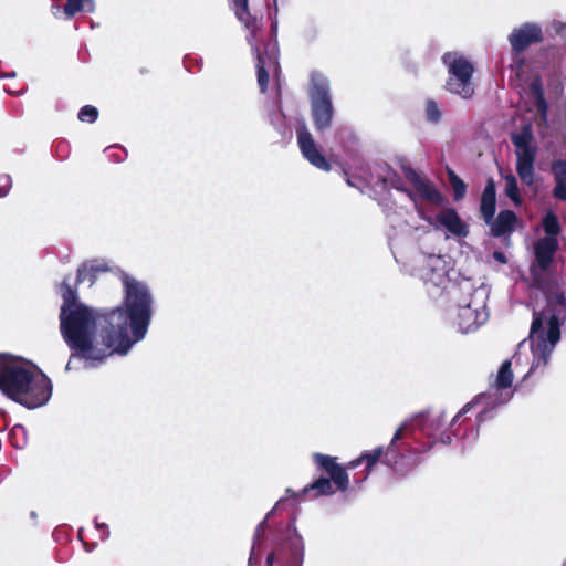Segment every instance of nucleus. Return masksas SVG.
Returning <instances> with one entry per match:
<instances>
[{
  "label": "nucleus",
  "mask_w": 566,
  "mask_h": 566,
  "mask_svg": "<svg viewBox=\"0 0 566 566\" xmlns=\"http://www.w3.org/2000/svg\"><path fill=\"white\" fill-rule=\"evenodd\" d=\"M52 10H53V14L57 15V13L60 12V7L59 6H53Z\"/></svg>",
  "instance_id": "a18cd8bd"
},
{
  "label": "nucleus",
  "mask_w": 566,
  "mask_h": 566,
  "mask_svg": "<svg viewBox=\"0 0 566 566\" xmlns=\"http://www.w3.org/2000/svg\"><path fill=\"white\" fill-rule=\"evenodd\" d=\"M501 176L505 182L504 192H505L506 197L515 206H521L522 198H521V191H520V187H518V182H517V177L515 175H513L512 172L501 174Z\"/></svg>",
  "instance_id": "b1692460"
},
{
  "label": "nucleus",
  "mask_w": 566,
  "mask_h": 566,
  "mask_svg": "<svg viewBox=\"0 0 566 566\" xmlns=\"http://www.w3.org/2000/svg\"><path fill=\"white\" fill-rule=\"evenodd\" d=\"M441 61L448 71L446 88L462 98H470L474 94L472 82L473 63L460 52H446Z\"/></svg>",
  "instance_id": "1a4fd4ad"
},
{
  "label": "nucleus",
  "mask_w": 566,
  "mask_h": 566,
  "mask_svg": "<svg viewBox=\"0 0 566 566\" xmlns=\"http://www.w3.org/2000/svg\"><path fill=\"white\" fill-rule=\"evenodd\" d=\"M349 186L357 187L350 179L347 180Z\"/></svg>",
  "instance_id": "de8ad7c7"
},
{
  "label": "nucleus",
  "mask_w": 566,
  "mask_h": 566,
  "mask_svg": "<svg viewBox=\"0 0 566 566\" xmlns=\"http://www.w3.org/2000/svg\"><path fill=\"white\" fill-rule=\"evenodd\" d=\"M108 271L107 263L103 260H92L83 263L77 270V283L88 282L92 285L99 272Z\"/></svg>",
  "instance_id": "5701e85b"
},
{
  "label": "nucleus",
  "mask_w": 566,
  "mask_h": 566,
  "mask_svg": "<svg viewBox=\"0 0 566 566\" xmlns=\"http://www.w3.org/2000/svg\"><path fill=\"white\" fill-rule=\"evenodd\" d=\"M271 29H272L273 33H275V32H276V30H277V21H276V20H273V21H272Z\"/></svg>",
  "instance_id": "79ce46f5"
},
{
  "label": "nucleus",
  "mask_w": 566,
  "mask_h": 566,
  "mask_svg": "<svg viewBox=\"0 0 566 566\" xmlns=\"http://www.w3.org/2000/svg\"><path fill=\"white\" fill-rule=\"evenodd\" d=\"M442 113L439 105L433 99H428L426 103V118L428 122L437 124L441 120Z\"/></svg>",
  "instance_id": "473e14b6"
},
{
  "label": "nucleus",
  "mask_w": 566,
  "mask_h": 566,
  "mask_svg": "<svg viewBox=\"0 0 566 566\" xmlns=\"http://www.w3.org/2000/svg\"><path fill=\"white\" fill-rule=\"evenodd\" d=\"M305 544L295 523L291 522L280 537L274 539V548L268 555L264 566H303Z\"/></svg>",
  "instance_id": "6e6552de"
},
{
  "label": "nucleus",
  "mask_w": 566,
  "mask_h": 566,
  "mask_svg": "<svg viewBox=\"0 0 566 566\" xmlns=\"http://www.w3.org/2000/svg\"><path fill=\"white\" fill-rule=\"evenodd\" d=\"M284 500H285V497L280 499L276 502L275 506L270 512L266 513L263 521H261L258 524V526L254 531V535H253L252 547H251V552H250V556H249V560H248V566H253L254 564H256L259 562V558H260L259 551H260L262 541L264 539L265 532L268 530V521L274 514L275 510L281 506V504L284 502Z\"/></svg>",
  "instance_id": "aec40b11"
},
{
  "label": "nucleus",
  "mask_w": 566,
  "mask_h": 566,
  "mask_svg": "<svg viewBox=\"0 0 566 566\" xmlns=\"http://www.w3.org/2000/svg\"><path fill=\"white\" fill-rule=\"evenodd\" d=\"M542 226H543L544 232L546 233L545 238L557 239V237L560 232V224H559L557 216L554 212L548 211L543 217Z\"/></svg>",
  "instance_id": "cd10ccee"
},
{
  "label": "nucleus",
  "mask_w": 566,
  "mask_h": 566,
  "mask_svg": "<svg viewBox=\"0 0 566 566\" xmlns=\"http://www.w3.org/2000/svg\"><path fill=\"white\" fill-rule=\"evenodd\" d=\"M402 170L406 179L412 186V190H407V195L415 203H417L418 199L434 206H442L444 203L443 196L428 178L421 176L409 166H403Z\"/></svg>",
  "instance_id": "2eb2a0df"
},
{
  "label": "nucleus",
  "mask_w": 566,
  "mask_h": 566,
  "mask_svg": "<svg viewBox=\"0 0 566 566\" xmlns=\"http://www.w3.org/2000/svg\"><path fill=\"white\" fill-rule=\"evenodd\" d=\"M123 304L112 310H95L78 301L77 293L65 277L60 286L63 304L60 331L71 350L65 366L72 369L74 359L85 368H96L113 354L126 355L148 332L154 300L145 282L122 273Z\"/></svg>",
  "instance_id": "f257e3e1"
},
{
  "label": "nucleus",
  "mask_w": 566,
  "mask_h": 566,
  "mask_svg": "<svg viewBox=\"0 0 566 566\" xmlns=\"http://www.w3.org/2000/svg\"><path fill=\"white\" fill-rule=\"evenodd\" d=\"M273 3H274V14L276 15V13H277V2H276V0H273Z\"/></svg>",
  "instance_id": "49530a36"
},
{
  "label": "nucleus",
  "mask_w": 566,
  "mask_h": 566,
  "mask_svg": "<svg viewBox=\"0 0 566 566\" xmlns=\"http://www.w3.org/2000/svg\"><path fill=\"white\" fill-rule=\"evenodd\" d=\"M308 96L312 117L317 132H324L332 125L334 106L329 81L323 73L313 71L310 76Z\"/></svg>",
  "instance_id": "0eeeda50"
},
{
  "label": "nucleus",
  "mask_w": 566,
  "mask_h": 566,
  "mask_svg": "<svg viewBox=\"0 0 566 566\" xmlns=\"http://www.w3.org/2000/svg\"><path fill=\"white\" fill-rule=\"evenodd\" d=\"M310 492H314L315 496L321 495H331L334 493L333 484L327 478H319L314 483L305 486L301 494H307Z\"/></svg>",
  "instance_id": "bb28decb"
},
{
  "label": "nucleus",
  "mask_w": 566,
  "mask_h": 566,
  "mask_svg": "<svg viewBox=\"0 0 566 566\" xmlns=\"http://www.w3.org/2000/svg\"><path fill=\"white\" fill-rule=\"evenodd\" d=\"M30 516H31V518H36V513L35 512H31Z\"/></svg>",
  "instance_id": "09e8293b"
},
{
  "label": "nucleus",
  "mask_w": 566,
  "mask_h": 566,
  "mask_svg": "<svg viewBox=\"0 0 566 566\" xmlns=\"http://www.w3.org/2000/svg\"><path fill=\"white\" fill-rule=\"evenodd\" d=\"M439 441L442 443V444H450L452 439H451V436L447 432H441L440 434V438H439Z\"/></svg>",
  "instance_id": "ea45409f"
},
{
  "label": "nucleus",
  "mask_w": 566,
  "mask_h": 566,
  "mask_svg": "<svg viewBox=\"0 0 566 566\" xmlns=\"http://www.w3.org/2000/svg\"><path fill=\"white\" fill-rule=\"evenodd\" d=\"M384 185L385 187L395 188L399 191L407 192V189L402 187V180L399 176L396 174H389L384 178Z\"/></svg>",
  "instance_id": "c9c22d12"
},
{
  "label": "nucleus",
  "mask_w": 566,
  "mask_h": 566,
  "mask_svg": "<svg viewBox=\"0 0 566 566\" xmlns=\"http://www.w3.org/2000/svg\"><path fill=\"white\" fill-rule=\"evenodd\" d=\"M10 440L14 448L23 449L27 446V429L22 424H15L10 431Z\"/></svg>",
  "instance_id": "7c9ffc66"
},
{
  "label": "nucleus",
  "mask_w": 566,
  "mask_h": 566,
  "mask_svg": "<svg viewBox=\"0 0 566 566\" xmlns=\"http://www.w3.org/2000/svg\"><path fill=\"white\" fill-rule=\"evenodd\" d=\"M285 493H286V497H295L298 495L292 489H286Z\"/></svg>",
  "instance_id": "a19ab883"
},
{
  "label": "nucleus",
  "mask_w": 566,
  "mask_h": 566,
  "mask_svg": "<svg viewBox=\"0 0 566 566\" xmlns=\"http://www.w3.org/2000/svg\"><path fill=\"white\" fill-rule=\"evenodd\" d=\"M563 566H566V558H565V562L563 563Z\"/></svg>",
  "instance_id": "603ef678"
},
{
  "label": "nucleus",
  "mask_w": 566,
  "mask_h": 566,
  "mask_svg": "<svg viewBox=\"0 0 566 566\" xmlns=\"http://www.w3.org/2000/svg\"><path fill=\"white\" fill-rule=\"evenodd\" d=\"M296 137L303 157L314 167L328 171L331 169V164L319 151L304 120H302L296 128Z\"/></svg>",
  "instance_id": "a211bd4d"
},
{
  "label": "nucleus",
  "mask_w": 566,
  "mask_h": 566,
  "mask_svg": "<svg viewBox=\"0 0 566 566\" xmlns=\"http://www.w3.org/2000/svg\"><path fill=\"white\" fill-rule=\"evenodd\" d=\"M329 478L339 491L344 492L348 489L349 476L343 467L339 465L336 470L331 472Z\"/></svg>",
  "instance_id": "2f4dec72"
},
{
  "label": "nucleus",
  "mask_w": 566,
  "mask_h": 566,
  "mask_svg": "<svg viewBox=\"0 0 566 566\" xmlns=\"http://www.w3.org/2000/svg\"><path fill=\"white\" fill-rule=\"evenodd\" d=\"M313 460L314 463L318 468L325 470L328 475L339 467V464L336 462V458L323 453H314Z\"/></svg>",
  "instance_id": "c756f323"
},
{
  "label": "nucleus",
  "mask_w": 566,
  "mask_h": 566,
  "mask_svg": "<svg viewBox=\"0 0 566 566\" xmlns=\"http://www.w3.org/2000/svg\"><path fill=\"white\" fill-rule=\"evenodd\" d=\"M422 218L437 231L443 233L446 239L460 241L468 237L470 226L454 208L444 207L432 217Z\"/></svg>",
  "instance_id": "f8f14e48"
},
{
  "label": "nucleus",
  "mask_w": 566,
  "mask_h": 566,
  "mask_svg": "<svg viewBox=\"0 0 566 566\" xmlns=\"http://www.w3.org/2000/svg\"><path fill=\"white\" fill-rule=\"evenodd\" d=\"M412 263L410 274L424 283L429 294L434 295L447 289L448 264L442 255L420 252L413 258Z\"/></svg>",
  "instance_id": "9d476101"
},
{
  "label": "nucleus",
  "mask_w": 566,
  "mask_h": 566,
  "mask_svg": "<svg viewBox=\"0 0 566 566\" xmlns=\"http://www.w3.org/2000/svg\"><path fill=\"white\" fill-rule=\"evenodd\" d=\"M95 4L93 0H66L64 6V14L71 19L78 12H93Z\"/></svg>",
  "instance_id": "393cba45"
},
{
  "label": "nucleus",
  "mask_w": 566,
  "mask_h": 566,
  "mask_svg": "<svg viewBox=\"0 0 566 566\" xmlns=\"http://www.w3.org/2000/svg\"><path fill=\"white\" fill-rule=\"evenodd\" d=\"M39 368L18 357L0 354V390L9 398L18 401L22 384L33 376Z\"/></svg>",
  "instance_id": "9b49d317"
},
{
  "label": "nucleus",
  "mask_w": 566,
  "mask_h": 566,
  "mask_svg": "<svg viewBox=\"0 0 566 566\" xmlns=\"http://www.w3.org/2000/svg\"><path fill=\"white\" fill-rule=\"evenodd\" d=\"M395 453V443L391 446V443L387 447L386 451L382 447H378L371 451H365L363 452L357 459L350 461L348 463L349 469H355L361 463L366 464V473L364 475V480H366L371 472L373 468L376 465V463L384 457L382 462L396 471H398V464L399 461Z\"/></svg>",
  "instance_id": "6ab92c4d"
},
{
  "label": "nucleus",
  "mask_w": 566,
  "mask_h": 566,
  "mask_svg": "<svg viewBox=\"0 0 566 566\" xmlns=\"http://www.w3.org/2000/svg\"><path fill=\"white\" fill-rule=\"evenodd\" d=\"M531 92L535 98V103L537 106V112L543 122L547 120V111L548 106L543 95L542 84L538 80H535L531 83Z\"/></svg>",
  "instance_id": "a878e982"
},
{
  "label": "nucleus",
  "mask_w": 566,
  "mask_h": 566,
  "mask_svg": "<svg viewBox=\"0 0 566 566\" xmlns=\"http://www.w3.org/2000/svg\"><path fill=\"white\" fill-rule=\"evenodd\" d=\"M22 394L17 402L34 409L48 403L52 396V382L50 378L41 370H33V376L22 384Z\"/></svg>",
  "instance_id": "ddd939ff"
},
{
  "label": "nucleus",
  "mask_w": 566,
  "mask_h": 566,
  "mask_svg": "<svg viewBox=\"0 0 566 566\" xmlns=\"http://www.w3.org/2000/svg\"><path fill=\"white\" fill-rule=\"evenodd\" d=\"M81 122L94 123L98 117V111L92 105L83 106L77 115Z\"/></svg>",
  "instance_id": "72a5a7b5"
},
{
  "label": "nucleus",
  "mask_w": 566,
  "mask_h": 566,
  "mask_svg": "<svg viewBox=\"0 0 566 566\" xmlns=\"http://www.w3.org/2000/svg\"><path fill=\"white\" fill-rule=\"evenodd\" d=\"M554 312L547 310L538 311L535 306L533 308V322L528 339L522 340L515 354L511 359L502 363L495 381L491 384L489 389L479 395L473 401L467 403L452 419L451 427L465 413H468L473 406H481L482 409L476 416L478 423H481L493 417V409L502 406L511 400L513 397L512 382H513V367L517 374H523L522 381L530 378H538L548 366L551 355L560 338V324L558 322V338L554 340L549 334L551 323H553Z\"/></svg>",
  "instance_id": "f03ea898"
},
{
  "label": "nucleus",
  "mask_w": 566,
  "mask_h": 566,
  "mask_svg": "<svg viewBox=\"0 0 566 566\" xmlns=\"http://www.w3.org/2000/svg\"><path fill=\"white\" fill-rule=\"evenodd\" d=\"M232 2L235 17L248 31L247 41L256 59V76L261 93L266 92L270 76L275 82L277 101L275 107L268 113L269 122L282 138H292V129L281 109V71L277 43L273 40L261 46L263 41L262 19L251 15L248 0H232Z\"/></svg>",
  "instance_id": "7ed1b4c3"
},
{
  "label": "nucleus",
  "mask_w": 566,
  "mask_h": 566,
  "mask_svg": "<svg viewBox=\"0 0 566 566\" xmlns=\"http://www.w3.org/2000/svg\"><path fill=\"white\" fill-rule=\"evenodd\" d=\"M507 40L513 53L520 56L528 46L544 40L543 29L538 23L525 22L514 28Z\"/></svg>",
  "instance_id": "f3484780"
},
{
  "label": "nucleus",
  "mask_w": 566,
  "mask_h": 566,
  "mask_svg": "<svg viewBox=\"0 0 566 566\" xmlns=\"http://www.w3.org/2000/svg\"><path fill=\"white\" fill-rule=\"evenodd\" d=\"M22 394L17 402L34 409L48 403L52 396V382L50 378L41 370H33V376L22 384Z\"/></svg>",
  "instance_id": "4468645a"
},
{
  "label": "nucleus",
  "mask_w": 566,
  "mask_h": 566,
  "mask_svg": "<svg viewBox=\"0 0 566 566\" xmlns=\"http://www.w3.org/2000/svg\"><path fill=\"white\" fill-rule=\"evenodd\" d=\"M450 293L458 308L457 324L461 333L475 332L488 321L489 289L485 285L475 286L470 279H464L453 285Z\"/></svg>",
  "instance_id": "39448f33"
},
{
  "label": "nucleus",
  "mask_w": 566,
  "mask_h": 566,
  "mask_svg": "<svg viewBox=\"0 0 566 566\" xmlns=\"http://www.w3.org/2000/svg\"><path fill=\"white\" fill-rule=\"evenodd\" d=\"M522 62H523V59H518L517 69H520V66H521Z\"/></svg>",
  "instance_id": "8fccbe9b"
},
{
  "label": "nucleus",
  "mask_w": 566,
  "mask_h": 566,
  "mask_svg": "<svg viewBox=\"0 0 566 566\" xmlns=\"http://www.w3.org/2000/svg\"><path fill=\"white\" fill-rule=\"evenodd\" d=\"M553 197L560 201H566V184L555 181V186L553 188Z\"/></svg>",
  "instance_id": "e433bc0d"
},
{
  "label": "nucleus",
  "mask_w": 566,
  "mask_h": 566,
  "mask_svg": "<svg viewBox=\"0 0 566 566\" xmlns=\"http://www.w3.org/2000/svg\"><path fill=\"white\" fill-rule=\"evenodd\" d=\"M12 186L11 177L9 175L0 176V198L6 197Z\"/></svg>",
  "instance_id": "4c0bfd02"
},
{
  "label": "nucleus",
  "mask_w": 566,
  "mask_h": 566,
  "mask_svg": "<svg viewBox=\"0 0 566 566\" xmlns=\"http://www.w3.org/2000/svg\"><path fill=\"white\" fill-rule=\"evenodd\" d=\"M554 181L566 184V160H557L552 165Z\"/></svg>",
  "instance_id": "f704fd0d"
},
{
  "label": "nucleus",
  "mask_w": 566,
  "mask_h": 566,
  "mask_svg": "<svg viewBox=\"0 0 566 566\" xmlns=\"http://www.w3.org/2000/svg\"><path fill=\"white\" fill-rule=\"evenodd\" d=\"M478 434H479L478 429L472 431V433H471V442L474 441L478 438Z\"/></svg>",
  "instance_id": "37998d69"
},
{
  "label": "nucleus",
  "mask_w": 566,
  "mask_h": 566,
  "mask_svg": "<svg viewBox=\"0 0 566 566\" xmlns=\"http://www.w3.org/2000/svg\"><path fill=\"white\" fill-rule=\"evenodd\" d=\"M78 537L80 538L82 537V530H80V532H78Z\"/></svg>",
  "instance_id": "3c124183"
},
{
  "label": "nucleus",
  "mask_w": 566,
  "mask_h": 566,
  "mask_svg": "<svg viewBox=\"0 0 566 566\" xmlns=\"http://www.w3.org/2000/svg\"><path fill=\"white\" fill-rule=\"evenodd\" d=\"M496 195H495V186L493 180H489L486 184L482 197H481V206L480 210L482 213V217L485 221V223H491L494 213H495V202H496Z\"/></svg>",
  "instance_id": "4be33fe9"
},
{
  "label": "nucleus",
  "mask_w": 566,
  "mask_h": 566,
  "mask_svg": "<svg viewBox=\"0 0 566 566\" xmlns=\"http://www.w3.org/2000/svg\"><path fill=\"white\" fill-rule=\"evenodd\" d=\"M447 172L449 182L453 190L454 200H462L467 193V185L452 169L448 168Z\"/></svg>",
  "instance_id": "c85d7f7f"
},
{
  "label": "nucleus",
  "mask_w": 566,
  "mask_h": 566,
  "mask_svg": "<svg viewBox=\"0 0 566 566\" xmlns=\"http://www.w3.org/2000/svg\"><path fill=\"white\" fill-rule=\"evenodd\" d=\"M446 421L444 413L440 412L437 415H428V413H419L413 418L405 421L396 431L391 439V446L396 443V441L406 437L408 431L419 430L423 432L429 438H434L438 432L441 431V428Z\"/></svg>",
  "instance_id": "dca6fc26"
},
{
  "label": "nucleus",
  "mask_w": 566,
  "mask_h": 566,
  "mask_svg": "<svg viewBox=\"0 0 566 566\" xmlns=\"http://www.w3.org/2000/svg\"><path fill=\"white\" fill-rule=\"evenodd\" d=\"M516 214L512 210H502L491 223V232L494 237L499 238L504 234L511 233L516 223Z\"/></svg>",
  "instance_id": "412c9836"
},
{
  "label": "nucleus",
  "mask_w": 566,
  "mask_h": 566,
  "mask_svg": "<svg viewBox=\"0 0 566 566\" xmlns=\"http://www.w3.org/2000/svg\"><path fill=\"white\" fill-rule=\"evenodd\" d=\"M557 249V239H538L534 247L535 262L531 266L533 286L542 292L546 301L544 310L554 312L549 332L553 342L558 338V322L566 321V289L547 273Z\"/></svg>",
  "instance_id": "20e7f679"
},
{
  "label": "nucleus",
  "mask_w": 566,
  "mask_h": 566,
  "mask_svg": "<svg viewBox=\"0 0 566 566\" xmlns=\"http://www.w3.org/2000/svg\"><path fill=\"white\" fill-rule=\"evenodd\" d=\"M95 527H96V530H97V531H99V532H101V536H99V537H101V539H102V541H105V539L108 537V535H109V532H108V528H107L106 524H104V523H98V522L95 520Z\"/></svg>",
  "instance_id": "58836bf2"
},
{
  "label": "nucleus",
  "mask_w": 566,
  "mask_h": 566,
  "mask_svg": "<svg viewBox=\"0 0 566 566\" xmlns=\"http://www.w3.org/2000/svg\"><path fill=\"white\" fill-rule=\"evenodd\" d=\"M494 256H495V259H496V260H499V261H503V259H504L503 254H502V253H500V252H495Z\"/></svg>",
  "instance_id": "c03bdc74"
},
{
  "label": "nucleus",
  "mask_w": 566,
  "mask_h": 566,
  "mask_svg": "<svg viewBox=\"0 0 566 566\" xmlns=\"http://www.w3.org/2000/svg\"><path fill=\"white\" fill-rule=\"evenodd\" d=\"M511 142L514 146L516 157L515 170L526 187H533L536 184L535 163L538 147L534 139L532 126L523 125L520 130L511 133Z\"/></svg>",
  "instance_id": "423d86ee"
}]
</instances>
